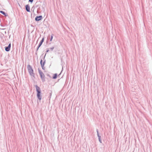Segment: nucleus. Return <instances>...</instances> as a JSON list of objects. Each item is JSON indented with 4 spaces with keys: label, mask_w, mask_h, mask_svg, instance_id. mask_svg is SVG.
I'll list each match as a JSON object with an SVG mask.
<instances>
[{
    "label": "nucleus",
    "mask_w": 152,
    "mask_h": 152,
    "mask_svg": "<svg viewBox=\"0 0 152 152\" xmlns=\"http://www.w3.org/2000/svg\"><path fill=\"white\" fill-rule=\"evenodd\" d=\"M53 34H52V35H51V39H50V41H51L53 39Z\"/></svg>",
    "instance_id": "nucleus-10"
},
{
    "label": "nucleus",
    "mask_w": 152,
    "mask_h": 152,
    "mask_svg": "<svg viewBox=\"0 0 152 152\" xmlns=\"http://www.w3.org/2000/svg\"><path fill=\"white\" fill-rule=\"evenodd\" d=\"M26 10L28 12H29L30 11V8L28 5L26 6Z\"/></svg>",
    "instance_id": "nucleus-6"
},
{
    "label": "nucleus",
    "mask_w": 152,
    "mask_h": 152,
    "mask_svg": "<svg viewBox=\"0 0 152 152\" xmlns=\"http://www.w3.org/2000/svg\"><path fill=\"white\" fill-rule=\"evenodd\" d=\"M0 12L2 13L4 15H5V13H4V12H3L2 11H0Z\"/></svg>",
    "instance_id": "nucleus-9"
},
{
    "label": "nucleus",
    "mask_w": 152,
    "mask_h": 152,
    "mask_svg": "<svg viewBox=\"0 0 152 152\" xmlns=\"http://www.w3.org/2000/svg\"><path fill=\"white\" fill-rule=\"evenodd\" d=\"M28 69L30 75H33L34 74L33 71V69H32L31 67H28Z\"/></svg>",
    "instance_id": "nucleus-3"
},
{
    "label": "nucleus",
    "mask_w": 152,
    "mask_h": 152,
    "mask_svg": "<svg viewBox=\"0 0 152 152\" xmlns=\"http://www.w3.org/2000/svg\"><path fill=\"white\" fill-rule=\"evenodd\" d=\"M57 75L56 74H54V75L53 77V78L54 79H56L57 77Z\"/></svg>",
    "instance_id": "nucleus-8"
},
{
    "label": "nucleus",
    "mask_w": 152,
    "mask_h": 152,
    "mask_svg": "<svg viewBox=\"0 0 152 152\" xmlns=\"http://www.w3.org/2000/svg\"><path fill=\"white\" fill-rule=\"evenodd\" d=\"M29 1L31 2H32L33 1V0H29Z\"/></svg>",
    "instance_id": "nucleus-12"
},
{
    "label": "nucleus",
    "mask_w": 152,
    "mask_h": 152,
    "mask_svg": "<svg viewBox=\"0 0 152 152\" xmlns=\"http://www.w3.org/2000/svg\"><path fill=\"white\" fill-rule=\"evenodd\" d=\"M39 72L42 80L43 81H45V77L44 75L41 70L39 69Z\"/></svg>",
    "instance_id": "nucleus-2"
},
{
    "label": "nucleus",
    "mask_w": 152,
    "mask_h": 152,
    "mask_svg": "<svg viewBox=\"0 0 152 152\" xmlns=\"http://www.w3.org/2000/svg\"><path fill=\"white\" fill-rule=\"evenodd\" d=\"M42 18V16H37L35 18V20L36 21H39L40 20H41Z\"/></svg>",
    "instance_id": "nucleus-5"
},
{
    "label": "nucleus",
    "mask_w": 152,
    "mask_h": 152,
    "mask_svg": "<svg viewBox=\"0 0 152 152\" xmlns=\"http://www.w3.org/2000/svg\"><path fill=\"white\" fill-rule=\"evenodd\" d=\"M42 68L43 69H44L45 68V67H42Z\"/></svg>",
    "instance_id": "nucleus-13"
},
{
    "label": "nucleus",
    "mask_w": 152,
    "mask_h": 152,
    "mask_svg": "<svg viewBox=\"0 0 152 152\" xmlns=\"http://www.w3.org/2000/svg\"><path fill=\"white\" fill-rule=\"evenodd\" d=\"M11 47V44L10 43L8 45V46L5 48V50L7 51H9L10 50Z\"/></svg>",
    "instance_id": "nucleus-4"
},
{
    "label": "nucleus",
    "mask_w": 152,
    "mask_h": 152,
    "mask_svg": "<svg viewBox=\"0 0 152 152\" xmlns=\"http://www.w3.org/2000/svg\"><path fill=\"white\" fill-rule=\"evenodd\" d=\"M42 61H41V65H42V66H44V64H42Z\"/></svg>",
    "instance_id": "nucleus-11"
},
{
    "label": "nucleus",
    "mask_w": 152,
    "mask_h": 152,
    "mask_svg": "<svg viewBox=\"0 0 152 152\" xmlns=\"http://www.w3.org/2000/svg\"><path fill=\"white\" fill-rule=\"evenodd\" d=\"M36 90L37 91V96L38 98V99L40 100L41 99V97L40 95L41 94V90L40 88L37 86H35Z\"/></svg>",
    "instance_id": "nucleus-1"
},
{
    "label": "nucleus",
    "mask_w": 152,
    "mask_h": 152,
    "mask_svg": "<svg viewBox=\"0 0 152 152\" xmlns=\"http://www.w3.org/2000/svg\"><path fill=\"white\" fill-rule=\"evenodd\" d=\"M44 41V38H43L39 44V46L38 47V48H39L41 45L42 43Z\"/></svg>",
    "instance_id": "nucleus-7"
}]
</instances>
